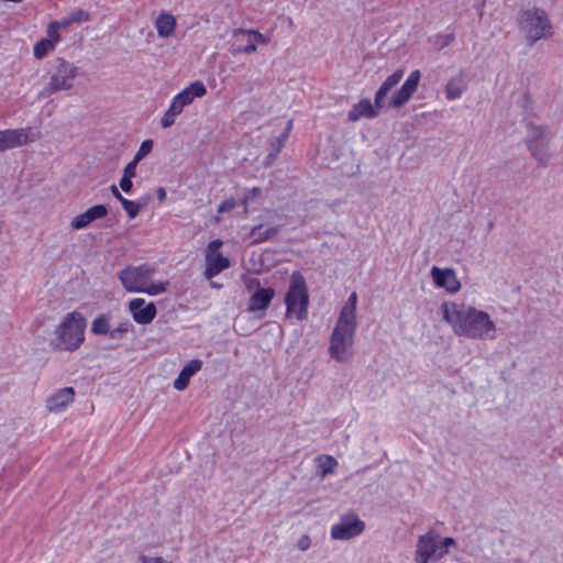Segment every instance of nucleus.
<instances>
[{
	"label": "nucleus",
	"instance_id": "obj_1",
	"mask_svg": "<svg viewBox=\"0 0 563 563\" xmlns=\"http://www.w3.org/2000/svg\"><path fill=\"white\" fill-rule=\"evenodd\" d=\"M441 309L455 334L482 341L496 339L497 325L486 311L459 302H444Z\"/></svg>",
	"mask_w": 563,
	"mask_h": 563
},
{
	"label": "nucleus",
	"instance_id": "obj_2",
	"mask_svg": "<svg viewBox=\"0 0 563 563\" xmlns=\"http://www.w3.org/2000/svg\"><path fill=\"white\" fill-rule=\"evenodd\" d=\"M357 294L352 292L342 307L330 336L329 355L338 363H347L354 355Z\"/></svg>",
	"mask_w": 563,
	"mask_h": 563
},
{
	"label": "nucleus",
	"instance_id": "obj_3",
	"mask_svg": "<svg viewBox=\"0 0 563 563\" xmlns=\"http://www.w3.org/2000/svg\"><path fill=\"white\" fill-rule=\"evenodd\" d=\"M518 25L528 46H533L539 41H548L554 35L547 11L538 7L521 10L518 14Z\"/></svg>",
	"mask_w": 563,
	"mask_h": 563
},
{
	"label": "nucleus",
	"instance_id": "obj_4",
	"mask_svg": "<svg viewBox=\"0 0 563 563\" xmlns=\"http://www.w3.org/2000/svg\"><path fill=\"white\" fill-rule=\"evenodd\" d=\"M155 267L150 264L128 266L119 274V279L126 291L145 292L155 296L166 291L168 283H152Z\"/></svg>",
	"mask_w": 563,
	"mask_h": 563
},
{
	"label": "nucleus",
	"instance_id": "obj_5",
	"mask_svg": "<svg viewBox=\"0 0 563 563\" xmlns=\"http://www.w3.org/2000/svg\"><path fill=\"white\" fill-rule=\"evenodd\" d=\"M86 318L77 311L69 312L55 330L53 344L60 351H76L85 339Z\"/></svg>",
	"mask_w": 563,
	"mask_h": 563
},
{
	"label": "nucleus",
	"instance_id": "obj_6",
	"mask_svg": "<svg viewBox=\"0 0 563 563\" xmlns=\"http://www.w3.org/2000/svg\"><path fill=\"white\" fill-rule=\"evenodd\" d=\"M78 73L79 68L75 64L60 57L55 58L47 68L43 95L51 96L62 90H70L75 86Z\"/></svg>",
	"mask_w": 563,
	"mask_h": 563
},
{
	"label": "nucleus",
	"instance_id": "obj_7",
	"mask_svg": "<svg viewBox=\"0 0 563 563\" xmlns=\"http://www.w3.org/2000/svg\"><path fill=\"white\" fill-rule=\"evenodd\" d=\"M287 317H295L298 321L307 318L309 294L306 279L298 271L290 275V283L285 296Z\"/></svg>",
	"mask_w": 563,
	"mask_h": 563
},
{
	"label": "nucleus",
	"instance_id": "obj_8",
	"mask_svg": "<svg viewBox=\"0 0 563 563\" xmlns=\"http://www.w3.org/2000/svg\"><path fill=\"white\" fill-rule=\"evenodd\" d=\"M528 148L537 159L538 165L547 166L552 158L550 135L542 126H532L528 141Z\"/></svg>",
	"mask_w": 563,
	"mask_h": 563
},
{
	"label": "nucleus",
	"instance_id": "obj_9",
	"mask_svg": "<svg viewBox=\"0 0 563 563\" xmlns=\"http://www.w3.org/2000/svg\"><path fill=\"white\" fill-rule=\"evenodd\" d=\"M365 529V523L357 514L349 512L340 518V521L331 527V538L334 540H350L360 536Z\"/></svg>",
	"mask_w": 563,
	"mask_h": 563
},
{
	"label": "nucleus",
	"instance_id": "obj_10",
	"mask_svg": "<svg viewBox=\"0 0 563 563\" xmlns=\"http://www.w3.org/2000/svg\"><path fill=\"white\" fill-rule=\"evenodd\" d=\"M232 37L236 42H244V41L247 42V44L245 46H234V45H232L229 48V52L233 56H236L239 54H252V53H255L256 49H257V47L255 45L256 42L260 43V44H264V45L267 44L266 37L262 33L256 31V30L235 29L233 31Z\"/></svg>",
	"mask_w": 563,
	"mask_h": 563
},
{
	"label": "nucleus",
	"instance_id": "obj_11",
	"mask_svg": "<svg viewBox=\"0 0 563 563\" xmlns=\"http://www.w3.org/2000/svg\"><path fill=\"white\" fill-rule=\"evenodd\" d=\"M439 555V536L430 531L418 538L415 563H429L430 560H440Z\"/></svg>",
	"mask_w": 563,
	"mask_h": 563
},
{
	"label": "nucleus",
	"instance_id": "obj_12",
	"mask_svg": "<svg viewBox=\"0 0 563 563\" xmlns=\"http://www.w3.org/2000/svg\"><path fill=\"white\" fill-rule=\"evenodd\" d=\"M111 314H99L91 323V332L97 335H108L110 339L119 340L123 333H126L131 327L130 321L120 322L117 327H111Z\"/></svg>",
	"mask_w": 563,
	"mask_h": 563
},
{
	"label": "nucleus",
	"instance_id": "obj_13",
	"mask_svg": "<svg viewBox=\"0 0 563 563\" xmlns=\"http://www.w3.org/2000/svg\"><path fill=\"white\" fill-rule=\"evenodd\" d=\"M207 93V88L205 84L200 80L191 82L184 90L177 93L173 100L172 104L183 112L186 106L192 103L196 98H201Z\"/></svg>",
	"mask_w": 563,
	"mask_h": 563
},
{
	"label": "nucleus",
	"instance_id": "obj_14",
	"mask_svg": "<svg viewBox=\"0 0 563 563\" xmlns=\"http://www.w3.org/2000/svg\"><path fill=\"white\" fill-rule=\"evenodd\" d=\"M420 77L421 74L418 69L410 73L409 77L405 80L400 89L397 90L391 98V106L395 109H399L406 102H408V100L418 89Z\"/></svg>",
	"mask_w": 563,
	"mask_h": 563
},
{
	"label": "nucleus",
	"instance_id": "obj_15",
	"mask_svg": "<svg viewBox=\"0 0 563 563\" xmlns=\"http://www.w3.org/2000/svg\"><path fill=\"white\" fill-rule=\"evenodd\" d=\"M431 277L433 283L441 288H444L449 292H456L461 288V284L456 277L455 272L452 268H439L433 266L431 268Z\"/></svg>",
	"mask_w": 563,
	"mask_h": 563
},
{
	"label": "nucleus",
	"instance_id": "obj_16",
	"mask_svg": "<svg viewBox=\"0 0 563 563\" xmlns=\"http://www.w3.org/2000/svg\"><path fill=\"white\" fill-rule=\"evenodd\" d=\"M129 309L133 319L139 324H147L156 316V307L153 302L145 303L143 298H134L129 302Z\"/></svg>",
	"mask_w": 563,
	"mask_h": 563
},
{
	"label": "nucleus",
	"instance_id": "obj_17",
	"mask_svg": "<svg viewBox=\"0 0 563 563\" xmlns=\"http://www.w3.org/2000/svg\"><path fill=\"white\" fill-rule=\"evenodd\" d=\"M8 150L35 142L40 133H30V129H9L1 131Z\"/></svg>",
	"mask_w": 563,
	"mask_h": 563
},
{
	"label": "nucleus",
	"instance_id": "obj_18",
	"mask_svg": "<svg viewBox=\"0 0 563 563\" xmlns=\"http://www.w3.org/2000/svg\"><path fill=\"white\" fill-rule=\"evenodd\" d=\"M265 213L267 214L265 223L254 225L250 231L249 238L253 244L264 243L280 232V225H273L269 221V214L273 212L266 209Z\"/></svg>",
	"mask_w": 563,
	"mask_h": 563
},
{
	"label": "nucleus",
	"instance_id": "obj_19",
	"mask_svg": "<svg viewBox=\"0 0 563 563\" xmlns=\"http://www.w3.org/2000/svg\"><path fill=\"white\" fill-rule=\"evenodd\" d=\"M75 399L73 387H64L56 390L46 399V408L51 412H58L65 409Z\"/></svg>",
	"mask_w": 563,
	"mask_h": 563
},
{
	"label": "nucleus",
	"instance_id": "obj_20",
	"mask_svg": "<svg viewBox=\"0 0 563 563\" xmlns=\"http://www.w3.org/2000/svg\"><path fill=\"white\" fill-rule=\"evenodd\" d=\"M256 283L257 289L250 298V303L247 310L250 312H256L260 310H265L269 306L272 299L275 296V290L272 287L262 288L260 286V280H252V284Z\"/></svg>",
	"mask_w": 563,
	"mask_h": 563
},
{
	"label": "nucleus",
	"instance_id": "obj_21",
	"mask_svg": "<svg viewBox=\"0 0 563 563\" xmlns=\"http://www.w3.org/2000/svg\"><path fill=\"white\" fill-rule=\"evenodd\" d=\"M108 209L103 205H96L87 209L85 212L76 216L70 225L73 229L80 230L88 227L92 221L102 219L107 216Z\"/></svg>",
	"mask_w": 563,
	"mask_h": 563
},
{
	"label": "nucleus",
	"instance_id": "obj_22",
	"mask_svg": "<svg viewBox=\"0 0 563 563\" xmlns=\"http://www.w3.org/2000/svg\"><path fill=\"white\" fill-rule=\"evenodd\" d=\"M382 108L377 107L375 102L372 103L369 99H362L349 111L347 118L352 122L358 121L362 118L372 119L378 115Z\"/></svg>",
	"mask_w": 563,
	"mask_h": 563
},
{
	"label": "nucleus",
	"instance_id": "obj_23",
	"mask_svg": "<svg viewBox=\"0 0 563 563\" xmlns=\"http://www.w3.org/2000/svg\"><path fill=\"white\" fill-rule=\"evenodd\" d=\"M205 277L211 279L230 267V260L220 253H207Z\"/></svg>",
	"mask_w": 563,
	"mask_h": 563
},
{
	"label": "nucleus",
	"instance_id": "obj_24",
	"mask_svg": "<svg viewBox=\"0 0 563 563\" xmlns=\"http://www.w3.org/2000/svg\"><path fill=\"white\" fill-rule=\"evenodd\" d=\"M202 367L200 360L189 361L180 371L177 378L174 380L173 386L176 390H184L188 387L190 378L198 373Z\"/></svg>",
	"mask_w": 563,
	"mask_h": 563
},
{
	"label": "nucleus",
	"instance_id": "obj_25",
	"mask_svg": "<svg viewBox=\"0 0 563 563\" xmlns=\"http://www.w3.org/2000/svg\"><path fill=\"white\" fill-rule=\"evenodd\" d=\"M155 27L157 35L162 38H166L173 35L176 30L177 22L172 13L162 11L155 20Z\"/></svg>",
	"mask_w": 563,
	"mask_h": 563
},
{
	"label": "nucleus",
	"instance_id": "obj_26",
	"mask_svg": "<svg viewBox=\"0 0 563 563\" xmlns=\"http://www.w3.org/2000/svg\"><path fill=\"white\" fill-rule=\"evenodd\" d=\"M404 77V70L398 69L394 74L387 77V79L382 84L379 89L375 95V103L377 107L384 106V99L387 93L401 80Z\"/></svg>",
	"mask_w": 563,
	"mask_h": 563
},
{
	"label": "nucleus",
	"instance_id": "obj_27",
	"mask_svg": "<svg viewBox=\"0 0 563 563\" xmlns=\"http://www.w3.org/2000/svg\"><path fill=\"white\" fill-rule=\"evenodd\" d=\"M465 89L466 85L463 77L461 75L455 76L445 86V97L448 100H455L462 96Z\"/></svg>",
	"mask_w": 563,
	"mask_h": 563
},
{
	"label": "nucleus",
	"instance_id": "obj_28",
	"mask_svg": "<svg viewBox=\"0 0 563 563\" xmlns=\"http://www.w3.org/2000/svg\"><path fill=\"white\" fill-rule=\"evenodd\" d=\"M318 471L320 476L323 478L329 474L334 473L335 467L338 466V461L331 455H320L317 457Z\"/></svg>",
	"mask_w": 563,
	"mask_h": 563
},
{
	"label": "nucleus",
	"instance_id": "obj_29",
	"mask_svg": "<svg viewBox=\"0 0 563 563\" xmlns=\"http://www.w3.org/2000/svg\"><path fill=\"white\" fill-rule=\"evenodd\" d=\"M181 112L176 109L172 103L170 106L168 107V109L164 112L162 119H161V125L162 128L164 129H167L169 126H172L175 121H176V118L180 114Z\"/></svg>",
	"mask_w": 563,
	"mask_h": 563
},
{
	"label": "nucleus",
	"instance_id": "obj_30",
	"mask_svg": "<svg viewBox=\"0 0 563 563\" xmlns=\"http://www.w3.org/2000/svg\"><path fill=\"white\" fill-rule=\"evenodd\" d=\"M54 44L51 43V40L42 38L40 42H37L34 46V56L37 59L44 58L48 52L54 49Z\"/></svg>",
	"mask_w": 563,
	"mask_h": 563
},
{
	"label": "nucleus",
	"instance_id": "obj_31",
	"mask_svg": "<svg viewBox=\"0 0 563 563\" xmlns=\"http://www.w3.org/2000/svg\"><path fill=\"white\" fill-rule=\"evenodd\" d=\"M152 150H153V141L152 140L143 141L137 153L134 156L135 162L142 161L145 156H147L152 152Z\"/></svg>",
	"mask_w": 563,
	"mask_h": 563
},
{
	"label": "nucleus",
	"instance_id": "obj_32",
	"mask_svg": "<svg viewBox=\"0 0 563 563\" xmlns=\"http://www.w3.org/2000/svg\"><path fill=\"white\" fill-rule=\"evenodd\" d=\"M122 207L126 211L130 219H134L141 211V205L132 200L123 201Z\"/></svg>",
	"mask_w": 563,
	"mask_h": 563
},
{
	"label": "nucleus",
	"instance_id": "obj_33",
	"mask_svg": "<svg viewBox=\"0 0 563 563\" xmlns=\"http://www.w3.org/2000/svg\"><path fill=\"white\" fill-rule=\"evenodd\" d=\"M455 545V540L451 537L439 539V555L441 559L450 552L451 547Z\"/></svg>",
	"mask_w": 563,
	"mask_h": 563
},
{
	"label": "nucleus",
	"instance_id": "obj_34",
	"mask_svg": "<svg viewBox=\"0 0 563 563\" xmlns=\"http://www.w3.org/2000/svg\"><path fill=\"white\" fill-rule=\"evenodd\" d=\"M70 21L73 23L86 22L90 19V14L88 11L82 9H76L69 13Z\"/></svg>",
	"mask_w": 563,
	"mask_h": 563
},
{
	"label": "nucleus",
	"instance_id": "obj_35",
	"mask_svg": "<svg viewBox=\"0 0 563 563\" xmlns=\"http://www.w3.org/2000/svg\"><path fill=\"white\" fill-rule=\"evenodd\" d=\"M47 37L45 40H51V43L54 45L59 41V27L56 22H51L47 26Z\"/></svg>",
	"mask_w": 563,
	"mask_h": 563
},
{
	"label": "nucleus",
	"instance_id": "obj_36",
	"mask_svg": "<svg viewBox=\"0 0 563 563\" xmlns=\"http://www.w3.org/2000/svg\"><path fill=\"white\" fill-rule=\"evenodd\" d=\"M261 194H262L261 188H260V187H254V188H252V189L249 191V194L243 198L242 203L244 205V211H245V212H247V206H249V202H250L253 198H255V197L260 196Z\"/></svg>",
	"mask_w": 563,
	"mask_h": 563
},
{
	"label": "nucleus",
	"instance_id": "obj_37",
	"mask_svg": "<svg viewBox=\"0 0 563 563\" xmlns=\"http://www.w3.org/2000/svg\"><path fill=\"white\" fill-rule=\"evenodd\" d=\"M236 207V201L233 198L227 199L218 207L219 213L228 212Z\"/></svg>",
	"mask_w": 563,
	"mask_h": 563
},
{
	"label": "nucleus",
	"instance_id": "obj_38",
	"mask_svg": "<svg viewBox=\"0 0 563 563\" xmlns=\"http://www.w3.org/2000/svg\"><path fill=\"white\" fill-rule=\"evenodd\" d=\"M139 162H135V158L131 161L123 170V176L133 178L136 175V166Z\"/></svg>",
	"mask_w": 563,
	"mask_h": 563
},
{
	"label": "nucleus",
	"instance_id": "obj_39",
	"mask_svg": "<svg viewBox=\"0 0 563 563\" xmlns=\"http://www.w3.org/2000/svg\"><path fill=\"white\" fill-rule=\"evenodd\" d=\"M298 548L299 550L301 551H307L310 545H311V539L308 534H305L302 536L299 540H298Z\"/></svg>",
	"mask_w": 563,
	"mask_h": 563
},
{
	"label": "nucleus",
	"instance_id": "obj_40",
	"mask_svg": "<svg viewBox=\"0 0 563 563\" xmlns=\"http://www.w3.org/2000/svg\"><path fill=\"white\" fill-rule=\"evenodd\" d=\"M131 177L122 176L120 187L123 191L129 192L132 189L133 183Z\"/></svg>",
	"mask_w": 563,
	"mask_h": 563
},
{
	"label": "nucleus",
	"instance_id": "obj_41",
	"mask_svg": "<svg viewBox=\"0 0 563 563\" xmlns=\"http://www.w3.org/2000/svg\"><path fill=\"white\" fill-rule=\"evenodd\" d=\"M221 240H213L208 245V253H217V251L222 246Z\"/></svg>",
	"mask_w": 563,
	"mask_h": 563
},
{
	"label": "nucleus",
	"instance_id": "obj_42",
	"mask_svg": "<svg viewBox=\"0 0 563 563\" xmlns=\"http://www.w3.org/2000/svg\"><path fill=\"white\" fill-rule=\"evenodd\" d=\"M55 22L57 23V25H58V27H59V29H62V27H64V29H65V27H68L69 25H71V24H73V22L70 21L69 15H67V16L63 18V19H62V20H59V21H55Z\"/></svg>",
	"mask_w": 563,
	"mask_h": 563
},
{
	"label": "nucleus",
	"instance_id": "obj_43",
	"mask_svg": "<svg viewBox=\"0 0 563 563\" xmlns=\"http://www.w3.org/2000/svg\"><path fill=\"white\" fill-rule=\"evenodd\" d=\"M157 198H158L159 201H164L165 200L166 191H165V189L163 187H159L157 189Z\"/></svg>",
	"mask_w": 563,
	"mask_h": 563
},
{
	"label": "nucleus",
	"instance_id": "obj_44",
	"mask_svg": "<svg viewBox=\"0 0 563 563\" xmlns=\"http://www.w3.org/2000/svg\"><path fill=\"white\" fill-rule=\"evenodd\" d=\"M111 192H112V195H113L115 198H118L119 196H121V192L119 191V189L117 188V186H115V185H112V186H111Z\"/></svg>",
	"mask_w": 563,
	"mask_h": 563
},
{
	"label": "nucleus",
	"instance_id": "obj_45",
	"mask_svg": "<svg viewBox=\"0 0 563 563\" xmlns=\"http://www.w3.org/2000/svg\"><path fill=\"white\" fill-rule=\"evenodd\" d=\"M117 199L121 202V205H122V206H123V201L128 200V199H126V198H124L122 195H121V196H119Z\"/></svg>",
	"mask_w": 563,
	"mask_h": 563
},
{
	"label": "nucleus",
	"instance_id": "obj_46",
	"mask_svg": "<svg viewBox=\"0 0 563 563\" xmlns=\"http://www.w3.org/2000/svg\"><path fill=\"white\" fill-rule=\"evenodd\" d=\"M493 225H494V224H493V222H490V223L488 224V228H489V229H492V228H493Z\"/></svg>",
	"mask_w": 563,
	"mask_h": 563
}]
</instances>
